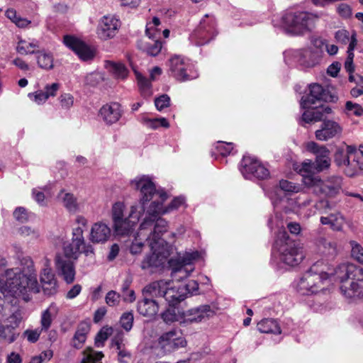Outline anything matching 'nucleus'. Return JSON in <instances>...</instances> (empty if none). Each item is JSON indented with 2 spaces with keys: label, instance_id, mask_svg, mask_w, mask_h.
I'll return each instance as SVG.
<instances>
[{
  "label": "nucleus",
  "instance_id": "e2e57ef3",
  "mask_svg": "<svg viewBox=\"0 0 363 363\" xmlns=\"http://www.w3.org/2000/svg\"><path fill=\"white\" fill-rule=\"evenodd\" d=\"M335 38L336 40L342 44H347L351 40L350 33L344 29L339 30L335 33Z\"/></svg>",
  "mask_w": 363,
  "mask_h": 363
},
{
  "label": "nucleus",
  "instance_id": "e433bc0d",
  "mask_svg": "<svg viewBox=\"0 0 363 363\" xmlns=\"http://www.w3.org/2000/svg\"><path fill=\"white\" fill-rule=\"evenodd\" d=\"M37 63L39 67L43 69L49 70L53 68V55L50 52L41 50L35 52Z\"/></svg>",
  "mask_w": 363,
  "mask_h": 363
},
{
  "label": "nucleus",
  "instance_id": "5fc2aeb1",
  "mask_svg": "<svg viewBox=\"0 0 363 363\" xmlns=\"http://www.w3.org/2000/svg\"><path fill=\"white\" fill-rule=\"evenodd\" d=\"M147 125L152 129H157L159 127L169 128V123L164 118H158L148 119L146 121Z\"/></svg>",
  "mask_w": 363,
  "mask_h": 363
},
{
  "label": "nucleus",
  "instance_id": "774afa93",
  "mask_svg": "<svg viewBox=\"0 0 363 363\" xmlns=\"http://www.w3.org/2000/svg\"><path fill=\"white\" fill-rule=\"evenodd\" d=\"M13 216L17 220L21 223L26 221L28 219L26 210L23 207L16 208L13 212Z\"/></svg>",
  "mask_w": 363,
  "mask_h": 363
},
{
  "label": "nucleus",
  "instance_id": "ea45409f",
  "mask_svg": "<svg viewBox=\"0 0 363 363\" xmlns=\"http://www.w3.org/2000/svg\"><path fill=\"white\" fill-rule=\"evenodd\" d=\"M105 67L117 79H124L128 74V69L121 62L106 61Z\"/></svg>",
  "mask_w": 363,
  "mask_h": 363
},
{
  "label": "nucleus",
  "instance_id": "338daca9",
  "mask_svg": "<svg viewBox=\"0 0 363 363\" xmlns=\"http://www.w3.org/2000/svg\"><path fill=\"white\" fill-rule=\"evenodd\" d=\"M311 42L312 45L317 49L315 51H318L320 54L322 50L326 46V41L320 37L313 36L311 37Z\"/></svg>",
  "mask_w": 363,
  "mask_h": 363
},
{
  "label": "nucleus",
  "instance_id": "8fccbe9b",
  "mask_svg": "<svg viewBox=\"0 0 363 363\" xmlns=\"http://www.w3.org/2000/svg\"><path fill=\"white\" fill-rule=\"evenodd\" d=\"M134 316L132 311H127L122 314L120 318L121 327L127 332L130 331L133 325Z\"/></svg>",
  "mask_w": 363,
  "mask_h": 363
},
{
  "label": "nucleus",
  "instance_id": "bb28decb",
  "mask_svg": "<svg viewBox=\"0 0 363 363\" xmlns=\"http://www.w3.org/2000/svg\"><path fill=\"white\" fill-rule=\"evenodd\" d=\"M306 111L301 116V122L306 123L320 121L325 115H330L333 113L332 108L328 106H311L308 108H303ZM302 125V123H301Z\"/></svg>",
  "mask_w": 363,
  "mask_h": 363
},
{
  "label": "nucleus",
  "instance_id": "0e129e2a",
  "mask_svg": "<svg viewBox=\"0 0 363 363\" xmlns=\"http://www.w3.org/2000/svg\"><path fill=\"white\" fill-rule=\"evenodd\" d=\"M59 99L61 106L65 109L69 108L74 104V98L69 94H62Z\"/></svg>",
  "mask_w": 363,
  "mask_h": 363
},
{
  "label": "nucleus",
  "instance_id": "603ef678",
  "mask_svg": "<svg viewBox=\"0 0 363 363\" xmlns=\"http://www.w3.org/2000/svg\"><path fill=\"white\" fill-rule=\"evenodd\" d=\"M279 188L287 194L297 193L300 190V186L298 185L284 179L279 182Z\"/></svg>",
  "mask_w": 363,
  "mask_h": 363
},
{
  "label": "nucleus",
  "instance_id": "9d476101",
  "mask_svg": "<svg viewBox=\"0 0 363 363\" xmlns=\"http://www.w3.org/2000/svg\"><path fill=\"white\" fill-rule=\"evenodd\" d=\"M216 21L213 17L205 15L199 25L190 35L189 39L197 46L207 44L217 35Z\"/></svg>",
  "mask_w": 363,
  "mask_h": 363
},
{
  "label": "nucleus",
  "instance_id": "680f3d73",
  "mask_svg": "<svg viewBox=\"0 0 363 363\" xmlns=\"http://www.w3.org/2000/svg\"><path fill=\"white\" fill-rule=\"evenodd\" d=\"M352 256L363 264V247L356 242H352Z\"/></svg>",
  "mask_w": 363,
  "mask_h": 363
},
{
  "label": "nucleus",
  "instance_id": "6ab92c4d",
  "mask_svg": "<svg viewBox=\"0 0 363 363\" xmlns=\"http://www.w3.org/2000/svg\"><path fill=\"white\" fill-rule=\"evenodd\" d=\"M40 281L45 295L52 296L57 294L58 291L57 281L50 267V261L48 259H45L44 267L40 275Z\"/></svg>",
  "mask_w": 363,
  "mask_h": 363
},
{
  "label": "nucleus",
  "instance_id": "c85d7f7f",
  "mask_svg": "<svg viewBox=\"0 0 363 363\" xmlns=\"http://www.w3.org/2000/svg\"><path fill=\"white\" fill-rule=\"evenodd\" d=\"M110 228L104 223L99 222L93 225L90 233V240L95 243H104L111 237Z\"/></svg>",
  "mask_w": 363,
  "mask_h": 363
},
{
  "label": "nucleus",
  "instance_id": "f704fd0d",
  "mask_svg": "<svg viewBox=\"0 0 363 363\" xmlns=\"http://www.w3.org/2000/svg\"><path fill=\"white\" fill-rule=\"evenodd\" d=\"M58 307L54 303H52L48 308L44 310L40 317V329L44 332H47L52 323L53 318L58 313Z\"/></svg>",
  "mask_w": 363,
  "mask_h": 363
},
{
  "label": "nucleus",
  "instance_id": "2eb2a0df",
  "mask_svg": "<svg viewBox=\"0 0 363 363\" xmlns=\"http://www.w3.org/2000/svg\"><path fill=\"white\" fill-rule=\"evenodd\" d=\"M155 248H151V253L147 255L141 262V268L147 269L161 267L167 259L173 250L172 245L160 246L155 244Z\"/></svg>",
  "mask_w": 363,
  "mask_h": 363
},
{
  "label": "nucleus",
  "instance_id": "2f4dec72",
  "mask_svg": "<svg viewBox=\"0 0 363 363\" xmlns=\"http://www.w3.org/2000/svg\"><path fill=\"white\" fill-rule=\"evenodd\" d=\"M167 285H169V283L164 280L154 281L144 287L143 296L152 299L156 297H163Z\"/></svg>",
  "mask_w": 363,
  "mask_h": 363
},
{
  "label": "nucleus",
  "instance_id": "de8ad7c7",
  "mask_svg": "<svg viewBox=\"0 0 363 363\" xmlns=\"http://www.w3.org/2000/svg\"><path fill=\"white\" fill-rule=\"evenodd\" d=\"M345 113L347 116L359 117L363 115V108L359 104L348 101L345 103Z\"/></svg>",
  "mask_w": 363,
  "mask_h": 363
},
{
  "label": "nucleus",
  "instance_id": "ddd939ff",
  "mask_svg": "<svg viewBox=\"0 0 363 363\" xmlns=\"http://www.w3.org/2000/svg\"><path fill=\"white\" fill-rule=\"evenodd\" d=\"M308 91V94L301 98V108H308L315 105L317 102H335L337 100L336 95L330 94L328 90L319 84H309Z\"/></svg>",
  "mask_w": 363,
  "mask_h": 363
},
{
  "label": "nucleus",
  "instance_id": "f03ea898",
  "mask_svg": "<svg viewBox=\"0 0 363 363\" xmlns=\"http://www.w3.org/2000/svg\"><path fill=\"white\" fill-rule=\"evenodd\" d=\"M136 189L141 194L142 211L148 214H164L177 209L184 203V198L179 196L174 198L167 207L163 208V203L167 199V195L163 190L157 189L155 184L148 176L143 175L131 181Z\"/></svg>",
  "mask_w": 363,
  "mask_h": 363
},
{
  "label": "nucleus",
  "instance_id": "6e6d98bb",
  "mask_svg": "<svg viewBox=\"0 0 363 363\" xmlns=\"http://www.w3.org/2000/svg\"><path fill=\"white\" fill-rule=\"evenodd\" d=\"M111 328H103L95 337V345L98 347L104 346V342L108 339Z\"/></svg>",
  "mask_w": 363,
  "mask_h": 363
},
{
  "label": "nucleus",
  "instance_id": "69168bd1",
  "mask_svg": "<svg viewBox=\"0 0 363 363\" xmlns=\"http://www.w3.org/2000/svg\"><path fill=\"white\" fill-rule=\"evenodd\" d=\"M28 97L38 104H43L48 99L47 95L43 91H38L35 93L28 94Z\"/></svg>",
  "mask_w": 363,
  "mask_h": 363
},
{
  "label": "nucleus",
  "instance_id": "aec40b11",
  "mask_svg": "<svg viewBox=\"0 0 363 363\" xmlns=\"http://www.w3.org/2000/svg\"><path fill=\"white\" fill-rule=\"evenodd\" d=\"M328 115H325L320 121V129L315 133V138L318 140L327 141L331 138L339 136L342 132V126L336 121L328 118Z\"/></svg>",
  "mask_w": 363,
  "mask_h": 363
},
{
  "label": "nucleus",
  "instance_id": "1a4fd4ad",
  "mask_svg": "<svg viewBox=\"0 0 363 363\" xmlns=\"http://www.w3.org/2000/svg\"><path fill=\"white\" fill-rule=\"evenodd\" d=\"M319 263L313 264L300 278L296 284V290L301 295H310L318 291L321 285L327 281L330 274L323 270H319Z\"/></svg>",
  "mask_w": 363,
  "mask_h": 363
},
{
  "label": "nucleus",
  "instance_id": "72a5a7b5",
  "mask_svg": "<svg viewBox=\"0 0 363 363\" xmlns=\"http://www.w3.org/2000/svg\"><path fill=\"white\" fill-rule=\"evenodd\" d=\"M320 221L323 225H328L335 231H341L343 228L345 219L339 212L330 213L328 216L320 217Z\"/></svg>",
  "mask_w": 363,
  "mask_h": 363
},
{
  "label": "nucleus",
  "instance_id": "b1692460",
  "mask_svg": "<svg viewBox=\"0 0 363 363\" xmlns=\"http://www.w3.org/2000/svg\"><path fill=\"white\" fill-rule=\"evenodd\" d=\"M121 26L120 21L113 16H104L99 25L97 34L102 40L112 38Z\"/></svg>",
  "mask_w": 363,
  "mask_h": 363
},
{
  "label": "nucleus",
  "instance_id": "423d86ee",
  "mask_svg": "<svg viewBox=\"0 0 363 363\" xmlns=\"http://www.w3.org/2000/svg\"><path fill=\"white\" fill-rule=\"evenodd\" d=\"M158 214H149L140 224L138 235L143 236L151 248H155V244L160 246L171 245L162 238L164 233L167 232L168 223L162 218H157Z\"/></svg>",
  "mask_w": 363,
  "mask_h": 363
},
{
  "label": "nucleus",
  "instance_id": "c9c22d12",
  "mask_svg": "<svg viewBox=\"0 0 363 363\" xmlns=\"http://www.w3.org/2000/svg\"><path fill=\"white\" fill-rule=\"evenodd\" d=\"M57 199L68 211L75 213L78 210L77 199L72 194L61 190L57 195Z\"/></svg>",
  "mask_w": 363,
  "mask_h": 363
},
{
  "label": "nucleus",
  "instance_id": "6e6552de",
  "mask_svg": "<svg viewBox=\"0 0 363 363\" xmlns=\"http://www.w3.org/2000/svg\"><path fill=\"white\" fill-rule=\"evenodd\" d=\"M303 182L304 185L313 191L320 193L324 196L334 198L340 194L342 186V178L340 176H331L322 180L314 174L303 176Z\"/></svg>",
  "mask_w": 363,
  "mask_h": 363
},
{
  "label": "nucleus",
  "instance_id": "4be33fe9",
  "mask_svg": "<svg viewBox=\"0 0 363 363\" xmlns=\"http://www.w3.org/2000/svg\"><path fill=\"white\" fill-rule=\"evenodd\" d=\"M357 154V150L354 145L344 144L336 148L334 154V162L338 167L343 168L346 174V170L350 167L351 161Z\"/></svg>",
  "mask_w": 363,
  "mask_h": 363
},
{
  "label": "nucleus",
  "instance_id": "c756f323",
  "mask_svg": "<svg viewBox=\"0 0 363 363\" xmlns=\"http://www.w3.org/2000/svg\"><path fill=\"white\" fill-rule=\"evenodd\" d=\"M137 311L143 316L152 318L158 313V303L151 298L143 296V299L138 301Z\"/></svg>",
  "mask_w": 363,
  "mask_h": 363
},
{
  "label": "nucleus",
  "instance_id": "13d9d810",
  "mask_svg": "<svg viewBox=\"0 0 363 363\" xmlns=\"http://www.w3.org/2000/svg\"><path fill=\"white\" fill-rule=\"evenodd\" d=\"M18 333H12L10 329H7V325L4 326L0 324V337H3L4 339H7L9 342H14Z\"/></svg>",
  "mask_w": 363,
  "mask_h": 363
},
{
  "label": "nucleus",
  "instance_id": "a878e982",
  "mask_svg": "<svg viewBox=\"0 0 363 363\" xmlns=\"http://www.w3.org/2000/svg\"><path fill=\"white\" fill-rule=\"evenodd\" d=\"M123 110L121 104L113 102L104 105L99 110V116L107 125H112L119 121Z\"/></svg>",
  "mask_w": 363,
  "mask_h": 363
},
{
  "label": "nucleus",
  "instance_id": "a19ab883",
  "mask_svg": "<svg viewBox=\"0 0 363 363\" xmlns=\"http://www.w3.org/2000/svg\"><path fill=\"white\" fill-rule=\"evenodd\" d=\"M89 331V325L86 323H81L75 332L73 337V346L79 348L86 341V335Z\"/></svg>",
  "mask_w": 363,
  "mask_h": 363
},
{
  "label": "nucleus",
  "instance_id": "052dcab7",
  "mask_svg": "<svg viewBox=\"0 0 363 363\" xmlns=\"http://www.w3.org/2000/svg\"><path fill=\"white\" fill-rule=\"evenodd\" d=\"M143 240H145V238L143 236L139 237L137 234L135 241L133 242L130 247V251L132 254L135 255L141 252L144 245L142 242Z\"/></svg>",
  "mask_w": 363,
  "mask_h": 363
},
{
  "label": "nucleus",
  "instance_id": "37998d69",
  "mask_svg": "<svg viewBox=\"0 0 363 363\" xmlns=\"http://www.w3.org/2000/svg\"><path fill=\"white\" fill-rule=\"evenodd\" d=\"M313 165L318 172L328 169L330 165L329 150L328 149H322L321 153L316 155L315 160Z\"/></svg>",
  "mask_w": 363,
  "mask_h": 363
},
{
  "label": "nucleus",
  "instance_id": "f8f14e48",
  "mask_svg": "<svg viewBox=\"0 0 363 363\" xmlns=\"http://www.w3.org/2000/svg\"><path fill=\"white\" fill-rule=\"evenodd\" d=\"M240 169L246 179L256 178L263 180L268 179L270 175L268 168L257 158L251 156H243Z\"/></svg>",
  "mask_w": 363,
  "mask_h": 363
},
{
  "label": "nucleus",
  "instance_id": "9b49d317",
  "mask_svg": "<svg viewBox=\"0 0 363 363\" xmlns=\"http://www.w3.org/2000/svg\"><path fill=\"white\" fill-rule=\"evenodd\" d=\"M168 74L177 80L185 82L196 79L199 74L193 70L192 65L189 60L181 56H174L168 62Z\"/></svg>",
  "mask_w": 363,
  "mask_h": 363
},
{
  "label": "nucleus",
  "instance_id": "864d4df0",
  "mask_svg": "<svg viewBox=\"0 0 363 363\" xmlns=\"http://www.w3.org/2000/svg\"><path fill=\"white\" fill-rule=\"evenodd\" d=\"M218 152L223 157H225L231 153L233 150V144L232 143H225L218 141L216 147Z\"/></svg>",
  "mask_w": 363,
  "mask_h": 363
},
{
  "label": "nucleus",
  "instance_id": "c03bdc74",
  "mask_svg": "<svg viewBox=\"0 0 363 363\" xmlns=\"http://www.w3.org/2000/svg\"><path fill=\"white\" fill-rule=\"evenodd\" d=\"M82 355L81 363H102L101 359L104 354L101 352H96L88 347L83 351Z\"/></svg>",
  "mask_w": 363,
  "mask_h": 363
},
{
  "label": "nucleus",
  "instance_id": "a211bd4d",
  "mask_svg": "<svg viewBox=\"0 0 363 363\" xmlns=\"http://www.w3.org/2000/svg\"><path fill=\"white\" fill-rule=\"evenodd\" d=\"M83 233L84 230L81 226L73 228L72 240L70 242L64 244L62 255L73 260L78 259L82 254L81 247L84 244Z\"/></svg>",
  "mask_w": 363,
  "mask_h": 363
},
{
  "label": "nucleus",
  "instance_id": "473e14b6",
  "mask_svg": "<svg viewBox=\"0 0 363 363\" xmlns=\"http://www.w3.org/2000/svg\"><path fill=\"white\" fill-rule=\"evenodd\" d=\"M161 318L167 324L176 321L184 323V311L175 305L169 304L168 308L161 313Z\"/></svg>",
  "mask_w": 363,
  "mask_h": 363
},
{
  "label": "nucleus",
  "instance_id": "7c9ffc66",
  "mask_svg": "<svg viewBox=\"0 0 363 363\" xmlns=\"http://www.w3.org/2000/svg\"><path fill=\"white\" fill-rule=\"evenodd\" d=\"M167 285L165 291L163 293V298L168 304L177 306L186 298L185 289L181 286L178 287H169Z\"/></svg>",
  "mask_w": 363,
  "mask_h": 363
},
{
  "label": "nucleus",
  "instance_id": "412c9836",
  "mask_svg": "<svg viewBox=\"0 0 363 363\" xmlns=\"http://www.w3.org/2000/svg\"><path fill=\"white\" fill-rule=\"evenodd\" d=\"M145 33V38L137 41V47L148 55L155 57L161 52L162 42L156 39V33H150V28L147 27L146 28Z\"/></svg>",
  "mask_w": 363,
  "mask_h": 363
},
{
  "label": "nucleus",
  "instance_id": "7ed1b4c3",
  "mask_svg": "<svg viewBox=\"0 0 363 363\" xmlns=\"http://www.w3.org/2000/svg\"><path fill=\"white\" fill-rule=\"evenodd\" d=\"M334 277L343 284L340 291L350 301L363 299V269L353 264H342L335 269Z\"/></svg>",
  "mask_w": 363,
  "mask_h": 363
},
{
  "label": "nucleus",
  "instance_id": "4468645a",
  "mask_svg": "<svg viewBox=\"0 0 363 363\" xmlns=\"http://www.w3.org/2000/svg\"><path fill=\"white\" fill-rule=\"evenodd\" d=\"M187 342L179 330L164 333L158 339V345L164 353H171L186 346Z\"/></svg>",
  "mask_w": 363,
  "mask_h": 363
},
{
  "label": "nucleus",
  "instance_id": "39448f33",
  "mask_svg": "<svg viewBox=\"0 0 363 363\" xmlns=\"http://www.w3.org/2000/svg\"><path fill=\"white\" fill-rule=\"evenodd\" d=\"M274 250L278 252L279 259L289 266L299 264L305 257L303 247L296 241L291 239L285 230L279 231Z\"/></svg>",
  "mask_w": 363,
  "mask_h": 363
},
{
  "label": "nucleus",
  "instance_id": "f3484780",
  "mask_svg": "<svg viewBox=\"0 0 363 363\" xmlns=\"http://www.w3.org/2000/svg\"><path fill=\"white\" fill-rule=\"evenodd\" d=\"M74 261L61 253H57L55 257L56 272L67 284H72L75 280L76 269Z\"/></svg>",
  "mask_w": 363,
  "mask_h": 363
},
{
  "label": "nucleus",
  "instance_id": "79ce46f5",
  "mask_svg": "<svg viewBox=\"0 0 363 363\" xmlns=\"http://www.w3.org/2000/svg\"><path fill=\"white\" fill-rule=\"evenodd\" d=\"M317 246L322 253L328 255H334L337 252L336 242L325 238H320L317 240Z\"/></svg>",
  "mask_w": 363,
  "mask_h": 363
},
{
  "label": "nucleus",
  "instance_id": "a18cd8bd",
  "mask_svg": "<svg viewBox=\"0 0 363 363\" xmlns=\"http://www.w3.org/2000/svg\"><path fill=\"white\" fill-rule=\"evenodd\" d=\"M131 283L132 279L127 277L121 285L122 297L125 302L133 303L136 298L135 291L129 289Z\"/></svg>",
  "mask_w": 363,
  "mask_h": 363
},
{
  "label": "nucleus",
  "instance_id": "4c0bfd02",
  "mask_svg": "<svg viewBox=\"0 0 363 363\" xmlns=\"http://www.w3.org/2000/svg\"><path fill=\"white\" fill-rule=\"evenodd\" d=\"M257 329L262 333L280 334L281 328L277 320L272 318H265L257 323Z\"/></svg>",
  "mask_w": 363,
  "mask_h": 363
},
{
  "label": "nucleus",
  "instance_id": "cd10ccee",
  "mask_svg": "<svg viewBox=\"0 0 363 363\" xmlns=\"http://www.w3.org/2000/svg\"><path fill=\"white\" fill-rule=\"evenodd\" d=\"M294 57L300 65L305 67H311L318 63L320 53L311 48H304L296 50Z\"/></svg>",
  "mask_w": 363,
  "mask_h": 363
},
{
  "label": "nucleus",
  "instance_id": "09e8293b",
  "mask_svg": "<svg viewBox=\"0 0 363 363\" xmlns=\"http://www.w3.org/2000/svg\"><path fill=\"white\" fill-rule=\"evenodd\" d=\"M23 319L22 313L20 310H16L13 312L8 318L7 329H10L11 331L17 328Z\"/></svg>",
  "mask_w": 363,
  "mask_h": 363
},
{
  "label": "nucleus",
  "instance_id": "5701e85b",
  "mask_svg": "<svg viewBox=\"0 0 363 363\" xmlns=\"http://www.w3.org/2000/svg\"><path fill=\"white\" fill-rule=\"evenodd\" d=\"M63 42L84 61L89 60L94 56V51L86 44L75 37L65 35Z\"/></svg>",
  "mask_w": 363,
  "mask_h": 363
},
{
  "label": "nucleus",
  "instance_id": "4d7b16f0",
  "mask_svg": "<svg viewBox=\"0 0 363 363\" xmlns=\"http://www.w3.org/2000/svg\"><path fill=\"white\" fill-rule=\"evenodd\" d=\"M42 332H44L40 328H36L35 330H26L23 333V336L30 342L34 343L37 342Z\"/></svg>",
  "mask_w": 363,
  "mask_h": 363
},
{
  "label": "nucleus",
  "instance_id": "bf43d9fd",
  "mask_svg": "<svg viewBox=\"0 0 363 363\" xmlns=\"http://www.w3.org/2000/svg\"><path fill=\"white\" fill-rule=\"evenodd\" d=\"M155 105L156 108L161 111L164 108L169 106L170 105V98L167 94H163L160 97H157L155 100Z\"/></svg>",
  "mask_w": 363,
  "mask_h": 363
},
{
  "label": "nucleus",
  "instance_id": "3c124183",
  "mask_svg": "<svg viewBox=\"0 0 363 363\" xmlns=\"http://www.w3.org/2000/svg\"><path fill=\"white\" fill-rule=\"evenodd\" d=\"M121 294L116 291L111 290L108 291L105 297L106 304L111 307L118 306L121 301Z\"/></svg>",
  "mask_w": 363,
  "mask_h": 363
},
{
  "label": "nucleus",
  "instance_id": "f257e3e1",
  "mask_svg": "<svg viewBox=\"0 0 363 363\" xmlns=\"http://www.w3.org/2000/svg\"><path fill=\"white\" fill-rule=\"evenodd\" d=\"M5 278L0 279V291L6 297L21 298L25 301L31 298L33 294L40 292L35 270L30 261L25 268H11L5 272Z\"/></svg>",
  "mask_w": 363,
  "mask_h": 363
},
{
  "label": "nucleus",
  "instance_id": "393cba45",
  "mask_svg": "<svg viewBox=\"0 0 363 363\" xmlns=\"http://www.w3.org/2000/svg\"><path fill=\"white\" fill-rule=\"evenodd\" d=\"M216 312L209 305H201L184 311V323H200L213 317Z\"/></svg>",
  "mask_w": 363,
  "mask_h": 363
},
{
  "label": "nucleus",
  "instance_id": "49530a36",
  "mask_svg": "<svg viewBox=\"0 0 363 363\" xmlns=\"http://www.w3.org/2000/svg\"><path fill=\"white\" fill-rule=\"evenodd\" d=\"M360 170H363V157H359L357 154L351 161L350 167L346 170V175L352 177Z\"/></svg>",
  "mask_w": 363,
  "mask_h": 363
},
{
  "label": "nucleus",
  "instance_id": "0eeeda50",
  "mask_svg": "<svg viewBox=\"0 0 363 363\" xmlns=\"http://www.w3.org/2000/svg\"><path fill=\"white\" fill-rule=\"evenodd\" d=\"M139 206H132L128 217L125 216V205L122 202H116L112 207V219L113 228L119 235H128L133 229L145 211L141 210L143 206L140 199Z\"/></svg>",
  "mask_w": 363,
  "mask_h": 363
},
{
  "label": "nucleus",
  "instance_id": "58836bf2",
  "mask_svg": "<svg viewBox=\"0 0 363 363\" xmlns=\"http://www.w3.org/2000/svg\"><path fill=\"white\" fill-rule=\"evenodd\" d=\"M40 48L38 41L32 40L27 41L26 40H20L16 46V50L21 55L35 54L37 49Z\"/></svg>",
  "mask_w": 363,
  "mask_h": 363
},
{
  "label": "nucleus",
  "instance_id": "dca6fc26",
  "mask_svg": "<svg viewBox=\"0 0 363 363\" xmlns=\"http://www.w3.org/2000/svg\"><path fill=\"white\" fill-rule=\"evenodd\" d=\"M199 257V254L196 251L191 253H186L183 257L179 259H170L169 260V265L172 269L171 276L178 280L187 277L194 269L191 267L190 269H188L186 266L190 265L191 262Z\"/></svg>",
  "mask_w": 363,
  "mask_h": 363
},
{
  "label": "nucleus",
  "instance_id": "20e7f679",
  "mask_svg": "<svg viewBox=\"0 0 363 363\" xmlns=\"http://www.w3.org/2000/svg\"><path fill=\"white\" fill-rule=\"evenodd\" d=\"M317 14L303 11H288L281 18V26L292 35H303L312 31L318 20Z\"/></svg>",
  "mask_w": 363,
  "mask_h": 363
}]
</instances>
